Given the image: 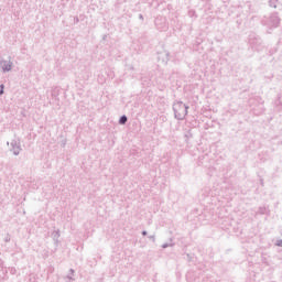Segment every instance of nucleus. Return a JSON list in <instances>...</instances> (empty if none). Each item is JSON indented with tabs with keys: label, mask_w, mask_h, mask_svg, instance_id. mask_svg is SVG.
<instances>
[{
	"label": "nucleus",
	"mask_w": 282,
	"mask_h": 282,
	"mask_svg": "<svg viewBox=\"0 0 282 282\" xmlns=\"http://www.w3.org/2000/svg\"><path fill=\"white\" fill-rule=\"evenodd\" d=\"M278 246L282 247V240H280V241L278 242Z\"/></svg>",
	"instance_id": "nucleus-3"
},
{
	"label": "nucleus",
	"mask_w": 282,
	"mask_h": 282,
	"mask_svg": "<svg viewBox=\"0 0 282 282\" xmlns=\"http://www.w3.org/2000/svg\"><path fill=\"white\" fill-rule=\"evenodd\" d=\"M127 122V117H121V119H120V124H124Z\"/></svg>",
	"instance_id": "nucleus-1"
},
{
	"label": "nucleus",
	"mask_w": 282,
	"mask_h": 282,
	"mask_svg": "<svg viewBox=\"0 0 282 282\" xmlns=\"http://www.w3.org/2000/svg\"><path fill=\"white\" fill-rule=\"evenodd\" d=\"M0 87H1L0 95H3V85H1Z\"/></svg>",
	"instance_id": "nucleus-2"
}]
</instances>
